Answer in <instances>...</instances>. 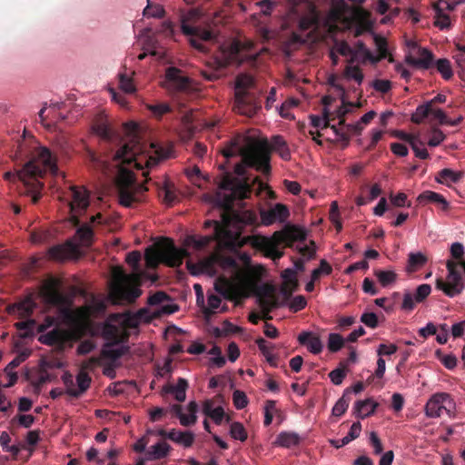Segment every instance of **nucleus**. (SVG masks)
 <instances>
[{
    "instance_id": "1",
    "label": "nucleus",
    "mask_w": 465,
    "mask_h": 465,
    "mask_svg": "<svg viewBox=\"0 0 465 465\" xmlns=\"http://www.w3.org/2000/svg\"><path fill=\"white\" fill-rule=\"evenodd\" d=\"M94 133L108 144H114L117 149L102 158L93 151L87 152L90 166L105 175L117 173V188L119 202L125 207H131L134 203L141 202L147 187L139 183L133 169L143 170L152 168L167 157L163 149L155 150L157 155H148L143 152V145L137 137L133 136L123 143L119 135L114 132L105 122H96L92 127ZM114 148H112L114 151Z\"/></svg>"
},
{
    "instance_id": "2",
    "label": "nucleus",
    "mask_w": 465,
    "mask_h": 465,
    "mask_svg": "<svg viewBox=\"0 0 465 465\" xmlns=\"http://www.w3.org/2000/svg\"><path fill=\"white\" fill-rule=\"evenodd\" d=\"M251 195L248 183L234 178L233 174L224 172L219 183V191L212 196V203L220 213L221 221L208 220L204 223L206 228L213 227L211 235L201 236L193 241L196 249L202 250L217 242L220 246L234 248L239 242V233L230 229L231 223L238 218L233 208L236 200H243Z\"/></svg>"
},
{
    "instance_id": "3",
    "label": "nucleus",
    "mask_w": 465,
    "mask_h": 465,
    "mask_svg": "<svg viewBox=\"0 0 465 465\" xmlns=\"http://www.w3.org/2000/svg\"><path fill=\"white\" fill-rule=\"evenodd\" d=\"M275 151L282 159L288 161L291 159V152L287 143L281 135H275L271 142L265 139H253L251 137L237 136L230 140L222 153L226 158L240 155L241 163L235 164L234 173L240 181L248 183L251 192L252 191L249 178L245 177L246 167L254 168L258 172L267 174L271 171L270 155L271 152Z\"/></svg>"
},
{
    "instance_id": "4",
    "label": "nucleus",
    "mask_w": 465,
    "mask_h": 465,
    "mask_svg": "<svg viewBox=\"0 0 465 465\" xmlns=\"http://www.w3.org/2000/svg\"><path fill=\"white\" fill-rule=\"evenodd\" d=\"M46 173H58L56 157L46 147H39L32 158L17 173L6 172L4 178L13 182L19 179L25 185L29 184V178H43Z\"/></svg>"
},
{
    "instance_id": "5",
    "label": "nucleus",
    "mask_w": 465,
    "mask_h": 465,
    "mask_svg": "<svg viewBox=\"0 0 465 465\" xmlns=\"http://www.w3.org/2000/svg\"><path fill=\"white\" fill-rule=\"evenodd\" d=\"M304 239L305 233L302 229L287 226L282 231L275 232L270 238L265 236L256 237L253 245L263 252L267 257L276 261L283 255V252L279 249V245L291 246L294 242L303 241Z\"/></svg>"
},
{
    "instance_id": "6",
    "label": "nucleus",
    "mask_w": 465,
    "mask_h": 465,
    "mask_svg": "<svg viewBox=\"0 0 465 465\" xmlns=\"http://www.w3.org/2000/svg\"><path fill=\"white\" fill-rule=\"evenodd\" d=\"M254 84L253 77L248 74H240L235 80L233 109L248 117L254 115L261 108L254 94L248 92Z\"/></svg>"
},
{
    "instance_id": "7",
    "label": "nucleus",
    "mask_w": 465,
    "mask_h": 465,
    "mask_svg": "<svg viewBox=\"0 0 465 465\" xmlns=\"http://www.w3.org/2000/svg\"><path fill=\"white\" fill-rule=\"evenodd\" d=\"M186 254L185 250L178 249L172 240L165 239L157 248L150 247L146 250L145 261L150 268H155L159 263L170 267H179Z\"/></svg>"
},
{
    "instance_id": "8",
    "label": "nucleus",
    "mask_w": 465,
    "mask_h": 465,
    "mask_svg": "<svg viewBox=\"0 0 465 465\" xmlns=\"http://www.w3.org/2000/svg\"><path fill=\"white\" fill-rule=\"evenodd\" d=\"M181 28L185 35L190 36V44L202 53L210 52V45L215 40L216 34L213 29L203 28L189 24L188 18L182 20Z\"/></svg>"
},
{
    "instance_id": "9",
    "label": "nucleus",
    "mask_w": 465,
    "mask_h": 465,
    "mask_svg": "<svg viewBox=\"0 0 465 465\" xmlns=\"http://www.w3.org/2000/svg\"><path fill=\"white\" fill-rule=\"evenodd\" d=\"M458 265L459 262L449 260L446 263L448 269L447 281L442 278L436 280V288L450 298L461 293L464 287L461 273L457 269Z\"/></svg>"
},
{
    "instance_id": "10",
    "label": "nucleus",
    "mask_w": 465,
    "mask_h": 465,
    "mask_svg": "<svg viewBox=\"0 0 465 465\" xmlns=\"http://www.w3.org/2000/svg\"><path fill=\"white\" fill-rule=\"evenodd\" d=\"M455 410V402L450 393L436 392L432 394L425 404V414L429 418H439L443 412L450 417Z\"/></svg>"
},
{
    "instance_id": "11",
    "label": "nucleus",
    "mask_w": 465,
    "mask_h": 465,
    "mask_svg": "<svg viewBox=\"0 0 465 465\" xmlns=\"http://www.w3.org/2000/svg\"><path fill=\"white\" fill-rule=\"evenodd\" d=\"M214 290L224 299L233 302L236 306L242 305V299L247 297L242 284L225 276H220L215 280Z\"/></svg>"
},
{
    "instance_id": "12",
    "label": "nucleus",
    "mask_w": 465,
    "mask_h": 465,
    "mask_svg": "<svg viewBox=\"0 0 465 465\" xmlns=\"http://www.w3.org/2000/svg\"><path fill=\"white\" fill-rule=\"evenodd\" d=\"M71 200L68 201V206L72 214L71 221L74 226H78L80 219L78 214L84 213L89 206V193L84 187H70Z\"/></svg>"
},
{
    "instance_id": "13",
    "label": "nucleus",
    "mask_w": 465,
    "mask_h": 465,
    "mask_svg": "<svg viewBox=\"0 0 465 465\" xmlns=\"http://www.w3.org/2000/svg\"><path fill=\"white\" fill-rule=\"evenodd\" d=\"M243 46L238 40H233L228 45L219 46L216 59L219 66L225 67L230 64H241L245 57L242 54Z\"/></svg>"
},
{
    "instance_id": "14",
    "label": "nucleus",
    "mask_w": 465,
    "mask_h": 465,
    "mask_svg": "<svg viewBox=\"0 0 465 465\" xmlns=\"http://www.w3.org/2000/svg\"><path fill=\"white\" fill-rule=\"evenodd\" d=\"M165 78L169 87L184 93H191L195 90L193 86V81L182 74V71L176 67H169L165 72Z\"/></svg>"
},
{
    "instance_id": "15",
    "label": "nucleus",
    "mask_w": 465,
    "mask_h": 465,
    "mask_svg": "<svg viewBox=\"0 0 465 465\" xmlns=\"http://www.w3.org/2000/svg\"><path fill=\"white\" fill-rule=\"evenodd\" d=\"M275 287L272 284H264L259 290V304L263 312L269 313L273 309L283 306L279 298L274 294Z\"/></svg>"
},
{
    "instance_id": "16",
    "label": "nucleus",
    "mask_w": 465,
    "mask_h": 465,
    "mask_svg": "<svg viewBox=\"0 0 465 465\" xmlns=\"http://www.w3.org/2000/svg\"><path fill=\"white\" fill-rule=\"evenodd\" d=\"M73 333L68 330L54 328L52 331L42 334L39 341L48 346H57L64 348L65 344L72 340Z\"/></svg>"
},
{
    "instance_id": "17",
    "label": "nucleus",
    "mask_w": 465,
    "mask_h": 465,
    "mask_svg": "<svg viewBox=\"0 0 465 465\" xmlns=\"http://www.w3.org/2000/svg\"><path fill=\"white\" fill-rule=\"evenodd\" d=\"M48 254L51 259L62 262L68 259H77L80 251L78 245L69 241L64 244H57L49 248Z\"/></svg>"
},
{
    "instance_id": "18",
    "label": "nucleus",
    "mask_w": 465,
    "mask_h": 465,
    "mask_svg": "<svg viewBox=\"0 0 465 465\" xmlns=\"http://www.w3.org/2000/svg\"><path fill=\"white\" fill-rule=\"evenodd\" d=\"M35 308L36 302L29 295L16 302L8 304L6 311L10 315H15L20 319H26L33 314Z\"/></svg>"
},
{
    "instance_id": "19",
    "label": "nucleus",
    "mask_w": 465,
    "mask_h": 465,
    "mask_svg": "<svg viewBox=\"0 0 465 465\" xmlns=\"http://www.w3.org/2000/svg\"><path fill=\"white\" fill-rule=\"evenodd\" d=\"M298 342L306 346L308 351L313 354H319L322 352L323 344L319 335L312 331H302L297 337Z\"/></svg>"
},
{
    "instance_id": "20",
    "label": "nucleus",
    "mask_w": 465,
    "mask_h": 465,
    "mask_svg": "<svg viewBox=\"0 0 465 465\" xmlns=\"http://www.w3.org/2000/svg\"><path fill=\"white\" fill-rule=\"evenodd\" d=\"M419 58H415L411 54L406 55L405 62L412 66L420 67L422 69H429L432 66L434 55L427 48H419L417 51Z\"/></svg>"
},
{
    "instance_id": "21",
    "label": "nucleus",
    "mask_w": 465,
    "mask_h": 465,
    "mask_svg": "<svg viewBox=\"0 0 465 465\" xmlns=\"http://www.w3.org/2000/svg\"><path fill=\"white\" fill-rule=\"evenodd\" d=\"M417 203L420 205H425L427 203H435L438 205L442 211L447 212L450 209V203L441 195L433 191H424L417 197Z\"/></svg>"
},
{
    "instance_id": "22",
    "label": "nucleus",
    "mask_w": 465,
    "mask_h": 465,
    "mask_svg": "<svg viewBox=\"0 0 465 465\" xmlns=\"http://www.w3.org/2000/svg\"><path fill=\"white\" fill-rule=\"evenodd\" d=\"M188 388V381L183 378H179L175 385H167L163 388L165 393H170L174 396L177 401L183 402L186 398V390Z\"/></svg>"
},
{
    "instance_id": "23",
    "label": "nucleus",
    "mask_w": 465,
    "mask_h": 465,
    "mask_svg": "<svg viewBox=\"0 0 465 465\" xmlns=\"http://www.w3.org/2000/svg\"><path fill=\"white\" fill-rule=\"evenodd\" d=\"M171 446L165 441H159L151 446L145 452L146 459L149 460H161L168 456Z\"/></svg>"
},
{
    "instance_id": "24",
    "label": "nucleus",
    "mask_w": 465,
    "mask_h": 465,
    "mask_svg": "<svg viewBox=\"0 0 465 465\" xmlns=\"http://www.w3.org/2000/svg\"><path fill=\"white\" fill-rule=\"evenodd\" d=\"M91 381L90 375L86 371H81L76 376L78 389H67L66 393L72 397L78 398L89 389Z\"/></svg>"
},
{
    "instance_id": "25",
    "label": "nucleus",
    "mask_w": 465,
    "mask_h": 465,
    "mask_svg": "<svg viewBox=\"0 0 465 465\" xmlns=\"http://www.w3.org/2000/svg\"><path fill=\"white\" fill-rule=\"evenodd\" d=\"M377 407L378 403L371 399L358 401L354 406V414L360 419H364L373 414Z\"/></svg>"
},
{
    "instance_id": "26",
    "label": "nucleus",
    "mask_w": 465,
    "mask_h": 465,
    "mask_svg": "<svg viewBox=\"0 0 465 465\" xmlns=\"http://www.w3.org/2000/svg\"><path fill=\"white\" fill-rule=\"evenodd\" d=\"M168 440L188 448L194 441V434L192 431H180L173 429L168 432Z\"/></svg>"
},
{
    "instance_id": "27",
    "label": "nucleus",
    "mask_w": 465,
    "mask_h": 465,
    "mask_svg": "<svg viewBox=\"0 0 465 465\" xmlns=\"http://www.w3.org/2000/svg\"><path fill=\"white\" fill-rule=\"evenodd\" d=\"M361 430V424L360 421L353 422L352 425L350 428V430L346 436H344L342 439L339 440H331V444L339 449L341 448L348 443H350L351 440L357 439L360 436Z\"/></svg>"
},
{
    "instance_id": "28",
    "label": "nucleus",
    "mask_w": 465,
    "mask_h": 465,
    "mask_svg": "<svg viewBox=\"0 0 465 465\" xmlns=\"http://www.w3.org/2000/svg\"><path fill=\"white\" fill-rule=\"evenodd\" d=\"M114 345L113 343H106L104 346L101 351L103 358L114 361L129 352L128 346L122 345L118 348H114Z\"/></svg>"
},
{
    "instance_id": "29",
    "label": "nucleus",
    "mask_w": 465,
    "mask_h": 465,
    "mask_svg": "<svg viewBox=\"0 0 465 465\" xmlns=\"http://www.w3.org/2000/svg\"><path fill=\"white\" fill-rule=\"evenodd\" d=\"M300 436L293 431H282L278 434L275 443L283 448H291L300 443Z\"/></svg>"
},
{
    "instance_id": "30",
    "label": "nucleus",
    "mask_w": 465,
    "mask_h": 465,
    "mask_svg": "<svg viewBox=\"0 0 465 465\" xmlns=\"http://www.w3.org/2000/svg\"><path fill=\"white\" fill-rule=\"evenodd\" d=\"M75 239L82 244L83 246H90L93 242L94 232L91 226L87 223H84L78 227L75 232Z\"/></svg>"
},
{
    "instance_id": "31",
    "label": "nucleus",
    "mask_w": 465,
    "mask_h": 465,
    "mask_svg": "<svg viewBox=\"0 0 465 465\" xmlns=\"http://www.w3.org/2000/svg\"><path fill=\"white\" fill-rule=\"evenodd\" d=\"M45 297L53 305H61L64 302V295L54 283H50L45 287Z\"/></svg>"
},
{
    "instance_id": "32",
    "label": "nucleus",
    "mask_w": 465,
    "mask_h": 465,
    "mask_svg": "<svg viewBox=\"0 0 465 465\" xmlns=\"http://www.w3.org/2000/svg\"><path fill=\"white\" fill-rule=\"evenodd\" d=\"M432 7L435 12L434 25L440 29L449 28L450 26V18L449 15L443 12V9L440 7V3L437 2L433 4Z\"/></svg>"
},
{
    "instance_id": "33",
    "label": "nucleus",
    "mask_w": 465,
    "mask_h": 465,
    "mask_svg": "<svg viewBox=\"0 0 465 465\" xmlns=\"http://www.w3.org/2000/svg\"><path fill=\"white\" fill-rule=\"evenodd\" d=\"M351 389H345L342 396L337 401L335 405L332 408V414L334 416L340 417L345 413L349 407V403L351 401Z\"/></svg>"
},
{
    "instance_id": "34",
    "label": "nucleus",
    "mask_w": 465,
    "mask_h": 465,
    "mask_svg": "<svg viewBox=\"0 0 465 465\" xmlns=\"http://www.w3.org/2000/svg\"><path fill=\"white\" fill-rule=\"evenodd\" d=\"M461 177L462 173H456L451 169L445 168L439 173V177L436 178V181L440 183L449 185L450 183H458Z\"/></svg>"
},
{
    "instance_id": "35",
    "label": "nucleus",
    "mask_w": 465,
    "mask_h": 465,
    "mask_svg": "<svg viewBox=\"0 0 465 465\" xmlns=\"http://www.w3.org/2000/svg\"><path fill=\"white\" fill-rule=\"evenodd\" d=\"M103 332L104 339L113 344H119L124 340L121 330L113 324H106Z\"/></svg>"
},
{
    "instance_id": "36",
    "label": "nucleus",
    "mask_w": 465,
    "mask_h": 465,
    "mask_svg": "<svg viewBox=\"0 0 465 465\" xmlns=\"http://www.w3.org/2000/svg\"><path fill=\"white\" fill-rule=\"evenodd\" d=\"M187 410L190 413L189 416L182 413L178 418L180 420V423L183 426L188 427L193 425L197 420L196 412L198 411V404L195 401H190Z\"/></svg>"
},
{
    "instance_id": "37",
    "label": "nucleus",
    "mask_w": 465,
    "mask_h": 465,
    "mask_svg": "<svg viewBox=\"0 0 465 465\" xmlns=\"http://www.w3.org/2000/svg\"><path fill=\"white\" fill-rule=\"evenodd\" d=\"M432 108H430V103L420 104L411 114V121L413 124H420L430 114Z\"/></svg>"
},
{
    "instance_id": "38",
    "label": "nucleus",
    "mask_w": 465,
    "mask_h": 465,
    "mask_svg": "<svg viewBox=\"0 0 465 465\" xmlns=\"http://www.w3.org/2000/svg\"><path fill=\"white\" fill-rule=\"evenodd\" d=\"M436 68L445 80H449L453 76L450 62L447 58L439 59L436 62Z\"/></svg>"
},
{
    "instance_id": "39",
    "label": "nucleus",
    "mask_w": 465,
    "mask_h": 465,
    "mask_svg": "<svg viewBox=\"0 0 465 465\" xmlns=\"http://www.w3.org/2000/svg\"><path fill=\"white\" fill-rule=\"evenodd\" d=\"M39 179L40 178H29V184L25 185L28 188V193L32 194L33 203H36L41 197L39 191L43 188L44 184Z\"/></svg>"
},
{
    "instance_id": "40",
    "label": "nucleus",
    "mask_w": 465,
    "mask_h": 465,
    "mask_svg": "<svg viewBox=\"0 0 465 465\" xmlns=\"http://www.w3.org/2000/svg\"><path fill=\"white\" fill-rule=\"evenodd\" d=\"M347 374V365L344 362L340 363V367L332 370L329 373L331 382L335 385H341Z\"/></svg>"
},
{
    "instance_id": "41",
    "label": "nucleus",
    "mask_w": 465,
    "mask_h": 465,
    "mask_svg": "<svg viewBox=\"0 0 465 465\" xmlns=\"http://www.w3.org/2000/svg\"><path fill=\"white\" fill-rule=\"evenodd\" d=\"M374 274L383 287L391 284L397 278V274L392 271L376 270Z\"/></svg>"
},
{
    "instance_id": "42",
    "label": "nucleus",
    "mask_w": 465,
    "mask_h": 465,
    "mask_svg": "<svg viewBox=\"0 0 465 465\" xmlns=\"http://www.w3.org/2000/svg\"><path fill=\"white\" fill-rule=\"evenodd\" d=\"M222 303V299L218 294L209 293L207 296V304L208 306L204 308V314L209 317L210 315L214 313V310L220 308Z\"/></svg>"
},
{
    "instance_id": "43",
    "label": "nucleus",
    "mask_w": 465,
    "mask_h": 465,
    "mask_svg": "<svg viewBox=\"0 0 465 465\" xmlns=\"http://www.w3.org/2000/svg\"><path fill=\"white\" fill-rule=\"evenodd\" d=\"M427 262V258L420 252L410 253L408 266L410 271H416L422 267Z\"/></svg>"
},
{
    "instance_id": "44",
    "label": "nucleus",
    "mask_w": 465,
    "mask_h": 465,
    "mask_svg": "<svg viewBox=\"0 0 465 465\" xmlns=\"http://www.w3.org/2000/svg\"><path fill=\"white\" fill-rule=\"evenodd\" d=\"M230 434L232 438L240 441H245L248 437L243 425L237 421H234L231 424Z\"/></svg>"
},
{
    "instance_id": "45",
    "label": "nucleus",
    "mask_w": 465,
    "mask_h": 465,
    "mask_svg": "<svg viewBox=\"0 0 465 465\" xmlns=\"http://www.w3.org/2000/svg\"><path fill=\"white\" fill-rule=\"evenodd\" d=\"M344 346V339L341 334L330 333L328 337V349L331 352L340 351Z\"/></svg>"
},
{
    "instance_id": "46",
    "label": "nucleus",
    "mask_w": 465,
    "mask_h": 465,
    "mask_svg": "<svg viewBox=\"0 0 465 465\" xmlns=\"http://www.w3.org/2000/svg\"><path fill=\"white\" fill-rule=\"evenodd\" d=\"M114 292L126 298L128 301H134L141 294V291L137 288H125L120 285L116 286Z\"/></svg>"
},
{
    "instance_id": "47",
    "label": "nucleus",
    "mask_w": 465,
    "mask_h": 465,
    "mask_svg": "<svg viewBox=\"0 0 465 465\" xmlns=\"http://www.w3.org/2000/svg\"><path fill=\"white\" fill-rule=\"evenodd\" d=\"M368 52L369 49L366 47L365 44L362 41H358L355 44L354 48H352V56L348 60V63L350 64H354L358 61L360 55L364 59Z\"/></svg>"
},
{
    "instance_id": "48",
    "label": "nucleus",
    "mask_w": 465,
    "mask_h": 465,
    "mask_svg": "<svg viewBox=\"0 0 465 465\" xmlns=\"http://www.w3.org/2000/svg\"><path fill=\"white\" fill-rule=\"evenodd\" d=\"M119 87L126 94H132L135 91L132 77L124 73L119 74Z\"/></svg>"
},
{
    "instance_id": "49",
    "label": "nucleus",
    "mask_w": 465,
    "mask_h": 465,
    "mask_svg": "<svg viewBox=\"0 0 465 465\" xmlns=\"http://www.w3.org/2000/svg\"><path fill=\"white\" fill-rule=\"evenodd\" d=\"M344 75L347 78L355 80L359 84L363 81L364 75L357 65H347L344 70Z\"/></svg>"
},
{
    "instance_id": "50",
    "label": "nucleus",
    "mask_w": 465,
    "mask_h": 465,
    "mask_svg": "<svg viewBox=\"0 0 465 465\" xmlns=\"http://www.w3.org/2000/svg\"><path fill=\"white\" fill-rule=\"evenodd\" d=\"M148 110L153 114V115L157 118L161 119L162 116L167 113L171 112V107L168 104L161 103L156 104H147Z\"/></svg>"
},
{
    "instance_id": "51",
    "label": "nucleus",
    "mask_w": 465,
    "mask_h": 465,
    "mask_svg": "<svg viewBox=\"0 0 465 465\" xmlns=\"http://www.w3.org/2000/svg\"><path fill=\"white\" fill-rule=\"evenodd\" d=\"M436 356L448 370H453L457 366V358L453 354L444 355L440 350L436 351Z\"/></svg>"
},
{
    "instance_id": "52",
    "label": "nucleus",
    "mask_w": 465,
    "mask_h": 465,
    "mask_svg": "<svg viewBox=\"0 0 465 465\" xmlns=\"http://www.w3.org/2000/svg\"><path fill=\"white\" fill-rule=\"evenodd\" d=\"M329 111L325 107L323 109V118H321L318 115H312L311 116V122L312 125L313 127H321V128H327L330 126V117H329Z\"/></svg>"
},
{
    "instance_id": "53",
    "label": "nucleus",
    "mask_w": 465,
    "mask_h": 465,
    "mask_svg": "<svg viewBox=\"0 0 465 465\" xmlns=\"http://www.w3.org/2000/svg\"><path fill=\"white\" fill-rule=\"evenodd\" d=\"M431 287L428 283L420 284L417 287L414 293V299L416 302H422L430 293Z\"/></svg>"
},
{
    "instance_id": "54",
    "label": "nucleus",
    "mask_w": 465,
    "mask_h": 465,
    "mask_svg": "<svg viewBox=\"0 0 465 465\" xmlns=\"http://www.w3.org/2000/svg\"><path fill=\"white\" fill-rule=\"evenodd\" d=\"M232 401L235 408L237 410H242L245 408L248 404V399L246 394L239 390H236L233 391L232 394Z\"/></svg>"
},
{
    "instance_id": "55",
    "label": "nucleus",
    "mask_w": 465,
    "mask_h": 465,
    "mask_svg": "<svg viewBox=\"0 0 465 465\" xmlns=\"http://www.w3.org/2000/svg\"><path fill=\"white\" fill-rule=\"evenodd\" d=\"M35 418L31 414H19L12 419L11 423L15 424V422H17L24 428H30L35 422Z\"/></svg>"
},
{
    "instance_id": "56",
    "label": "nucleus",
    "mask_w": 465,
    "mask_h": 465,
    "mask_svg": "<svg viewBox=\"0 0 465 465\" xmlns=\"http://www.w3.org/2000/svg\"><path fill=\"white\" fill-rule=\"evenodd\" d=\"M170 300V296L166 292L158 291L148 297V304L151 306L160 305L165 301Z\"/></svg>"
},
{
    "instance_id": "57",
    "label": "nucleus",
    "mask_w": 465,
    "mask_h": 465,
    "mask_svg": "<svg viewBox=\"0 0 465 465\" xmlns=\"http://www.w3.org/2000/svg\"><path fill=\"white\" fill-rule=\"evenodd\" d=\"M431 133V137L428 141V145L430 147H436L444 141L445 134L442 133L441 130L436 127H432Z\"/></svg>"
},
{
    "instance_id": "58",
    "label": "nucleus",
    "mask_w": 465,
    "mask_h": 465,
    "mask_svg": "<svg viewBox=\"0 0 465 465\" xmlns=\"http://www.w3.org/2000/svg\"><path fill=\"white\" fill-rule=\"evenodd\" d=\"M223 266L224 268L232 269L236 273L237 279L242 277V270L241 269L238 262L234 258L230 256L223 258Z\"/></svg>"
},
{
    "instance_id": "59",
    "label": "nucleus",
    "mask_w": 465,
    "mask_h": 465,
    "mask_svg": "<svg viewBox=\"0 0 465 465\" xmlns=\"http://www.w3.org/2000/svg\"><path fill=\"white\" fill-rule=\"evenodd\" d=\"M273 211L277 221L280 223L285 222L290 215L288 207L282 203H276L273 207Z\"/></svg>"
},
{
    "instance_id": "60",
    "label": "nucleus",
    "mask_w": 465,
    "mask_h": 465,
    "mask_svg": "<svg viewBox=\"0 0 465 465\" xmlns=\"http://www.w3.org/2000/svg\"><path fill=\"white\" fill-rule=\"evenodd\" d=\"M361 322L371 329H375L379 325L378 317L374 312H364L361 316Z\"/></svg>"
},
{
    "instance_id": "61",
    "label": "nucleus",
    "mask_w": 465,
    "mask_h": 465,
    "mask_svg": "<svg viewBox=\"0 0 465 465\" xmlns=\"http://www.w3.org/2000/svg\"><path fill=\"white\" fill-rule=\"evenodd\" d=\"M164 10L161 5H152L148 3L147 6L143 9V15L147 17H162Z\"/></svg>"
},
{
    "instance_id": "62",
    "label": "nucleus",
    "mask_w": 465,
    "mask_h": 465,
    "mask_svg": "<svg viewBox=\"0 0 465 465\" xmlns=\"http://www.w3.org/2000/svg\"><path fill=\"white\" fill-rule=\"evenodd\" d=\"M260 215H261L262 223L263 225L268 226V225H271V224L274 223L275 222H277L273 208H271L268 210H264V209L261 210Z\"/></svg>"
},
{
    "instance_id": "63",
    "label": "nucleus",
    "mask_w": 465,
    "mask_h": 465,
    "mask_svg": "<svg viewBox=\"0 0 465 465\" xmlns=\"http://www.w3.org/2000/svg\"><path fill=\"white\" fill-rule=\"evenodd\" d=\"M282 278L284 280L283 284L293 285V288H298V280L296 278V272L292 269H285L282 272Z\"/></svg>"
},
{
    "instance_id": "64",
    "label": "nucleus",
    "mask_w": 465,
    "mask_h": 465,
    "mask_svg": "<svg viewBox=\"0 0 465 465\" xmlns=\"http://www.w3.org/2000/svg\"><path fill=\"white\" fill-rule=\"evenodd\" d=\"M306 305H307V301L304 298V296L297 295V296L293 297L292 300L291 301V302L289 304V308L293 312H297L304 309Z\"/></svg>"
}]
</instances>
